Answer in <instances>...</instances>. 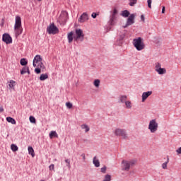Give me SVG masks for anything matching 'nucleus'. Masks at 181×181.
I'll return each instance as SVG.
<instances>
[{
  "mask_svg": "<svg viewBox=\"0 0 181 181\" xmlns=\"http://www.w3.org/2000/svg\"><path fill=\"white\" fill-rule=\"evenodd\" d=\"M49 135L50 139H53V138H59V134H57L56 131H51Z\"/></svg>",
  "mask_w": 181,
  "mask_h": 181,
  "instance_id": "f3484780",
  "label": "nucleus"
},
{
  "mask_svg": "<svg viewBox=\"0 0 181 181\" xmlns=\"http://www.w3.org/2000/svg\"><path fill=\"white\" fill-rule=\"evenodd\" d=\"M38 1H42V0H38Z\"/></svg>",
  "mask_w": 181,
  "mask_h": 181,
  "instance_id": "8fccbe9b",
  "label": "nucleus"
},
{
  "mask_svg": "<svg viewBox=\"0 0 181 181\" xmlns=\"http://www.w3.org/2000/svg\"><path fill=\"white\" fill-rule=\"evenodd\" d=\"M2 40L6 45H11L12 43V37L9 34L5 33L3 35Z\"/></svg>",
  "mask_w": 181,
  "mask_h": 181,
  "instance_id": "f8f14e48",
  "label": "nucleus"
},
{
  "mask_svg": "<svg viewBox=\"0 0 181 181\" xmlns=\"http://www.w3.org/2000/svg\"><path fill=\"white\" fill-rule=\"evenodd\" d=\"M103 181H111V176L108 174L105 175V177Z\"/></svg>",
  "mask_w": 181,
  "mask_h": 181,
  "instance_id": "72a5a7b5",
  "label": "nucleus"
},
{
  "mask_svg": "<svg viewBox=\"0 0 181 181\" xmlns=\"http://www.w3.org/2000/svg\"><path fill=\"white\" fill-rule=\"evenodd\" d=\"M20 64H21V66H26V64H28V61L26 59L22 58L20 61Z\"/></svg>",
  "mask_w": 181,
  "mask_h": 181,
  "instance_id": "cd10ccee",
  "label": "nucleus"
},
{
  "mask_svg": "<svg viewBox=\"0 0 181 181\" xmlns=\"http://www.w3.org/2000/svg\"><path fill=\"white\" fill-rule=\"evenodd\" d=\"M37 64V68L35 69V72L37 74H40L41 71H45L46 70V67L45 64L42 63L43 62V58L40 55H36L33 59Z\"/></svg>",
  "mask_w": 181,
  "mask_h": 181,
  "instance_id": "f257e3e1",
  "label": "nucleus"
},
{
  "mask_svg": "<svg viewBox=\"0 0 181 181\" xmlns=\"http://www.w3.org/2000/svg\"><path fill=\"white\" fill-rule=\"evenodd\" d=\"M134 23H135V14H131L129 17H128L127 23L123 28L125 29V28H128V26H131V25H134Z\"/></svg>",
  "mask_w": 181,
  "mask_h": 181,
  "instance_id": "9d476101",
  "label": "nucleus"
},
{
  "mask_svg": "<svg viewBox=\"0 0 181 181\" xmlns=\"http://www.w3.org/2000/svg\"><path fill=\"white\" fill-rule=\"evenodd\" d=\"M138 2V0H129V5L130 6H134V5H136V4Z\"/></svg>",
  "mask_w": 181,
  "mask_h": 181,
  "instance_id": "473e14b6",
  "label": "nucleus"
},
{
  "mask_svg": "<svg viewBox=\"0 0 181 181\" xmlns=\"http://www.w3.org/2000/svg\"><path fill=\"white\" fill-rule=\"evenodd\" d=\"M81 156H82L83 160H86V154L83 153V154H81Z\"/></svg>",
  "mask_w": 181,
  "mask_h": 181,
  "instance_id": "49530a36",
  "label": "nucleus"
},
{
  "mask_svg": "<svg viewBox=\"0 0 181 181\" xmlns=\"http://www.w3.org/2000/svg\"><path fill=\"white\" fill-rule=\"evenodd\" d=\"M49 170H54V164H51L49 165Z\"/></svg>",
  "mask_w": 181,
  "mask_h": 181,
  "instance_id": "79ce46f5",
  "label": "nucleus"
},
{
  "mask_svg": "<svg viewBox=\"0 0 181 181\" xmlns=\"http://www.w3.org/2000/svg\"><path fill=\"white\" fill-rule=\"evenodd\" d=\"M16 85V82L13 80H11L8 83L9 88H15V86Z\"/></svg>",
  "mask_w": 181,
  "mask_h": 181,
  "instance_id": "b1692460",
  "label": "nucleus"
},
{
  "mask_svg": "<svg viewBox=\"0 0 181 181\" xmlns=\"http://www.w3.org/2000/svg\"><path fill=\"white\" fill-rule=\"evenodd\" d=\"M93 163L95 168H100V160L97 159V156H95L93 159Z\"/></svg>",
  "mask_w": 181,
  "mask_h": 181,
  "instance_id": "a211bd4d",
  "label": "nucleus"
},
{
  "mask_svg": "<svg viewBox=\"0 0 181 181\" xmlns=\"http://www.w3.org/2000/svg\"><path fill=\"white\" fill-rule=\"evenodd\" d=\"M161 64H160V63H159V62H156V64H155V70H156V71H157L158 70H159V69H161L162 67H161Z\"/></svg>",
  "mask_w": 181,
  "mask_h": 181,
  "instance_id": "2f4dec72",
  "label": "nucleus"
},
{
  "mask_svg": "<svg viewBox=\"0 0 181 181\" xmlns=\"http://www.w3.org/2000/svg\"><path fill=\"white\" fill-rule=\"evenodd\" d=\"M135 163H136V160H123L122 161V170L129 172V169H131L132 166H134Z\"/></svg>",
  "mask_w": 181,
  "mask_h": 181,
  "instance_id": "7ed1b4c3",
  "label": "nucleus"
},
{
  "mask_svg": "<svg viewBox=\"0 0 181 181\" xmlns=\"http://www.w3.org/2000/svg\"><path fill=\"white\" fill-rule=\"evenodd\" d=\"M124 38H125V34H122L119 36V40H124Z\"/></svg>",
  "mask_w": 181,
  "mask_h": 181,
  "instance_id": "ea45409f",
  "label": "nucleus"
},
{
  "mask_svg": "<svg viewBox=\"0 0 181 181\" xmlns=\"http://www.w3.org/2000/svg\"><path fill=\"white\" fill-rule=\"evenodd\" d=\"M124 103H125V105H126V107L127 108H128L129 110V109H131V108H132V105H131V101H129V100H126L125 102H124Z\"/></svg>",
  "mask_w": 181,
  "mask_h": 181,
  "instance_id": "c756f323",
  "label": "nucleus"
},
{
  "mask_svg": "<svg viewBox=\"0 0 181 181\" xmlns=\"http://www.w3.org/2000/svg\"><path fill=\"white\" fill-rule=\"evenodd\" d=\"M47 78H49V75H47V74H42L40 76V81H45Z\"/></svg>",
  "mask_w": 181,
  "mask_h": 181,
  "instance_id": "aec40b11",
  "label": "nucleus"
},
{
  "mask_svg": "<svg viewBox=\"0 0 181 181\" xmlns=\"http://www.w3.org/2000/svg\"><path fill=\"white\" fill-rule=\"evenodd\" d=\"M25 73L30 74V71H29V66H24L21 71V74H25Z\"/></svg>",
  "mask_w": 181,
  "mask_h": 181,
  "instance_id": "6ab92c4d",
  "label": "nucleus"
},
{
  "mask_svg": "<svg viewBox=\"0 0 181 181\" xmlns=\"http://www.w3.org/2000/svg\"><path fill=\"white\" fill-rule=\"evenodd\" d=\"M47 31L48 32L49 35H56V33H59V28L54 25V23H52L47 27Z\"/></svg>",
  "mask_w": 181,
  "mask_h": 181,
  "instance_id": "0eeeda50",
  "label": "nucleus"
},
{
  "mask_svg": "<svg viewBox=\"0 0 181 181\" xmlns=\"http://www.w3.org/2000/svg\"><path fill=\"white\" fill-rule=\"evenodd\" d=\"M14 30H15L16 37L22 35V32H23V28H22V19L18 16H16Z\"/></svg>",
  "mask_w": 181,
  "mask_h": 181,
  "instance_id": "f03ea898",
  "label": "nucleus"
},
{
  "mask_svg": "<svg viewBox=\"0 0 181 181\" xmlns=\"http://www.w3.org/2000/svg\"><path fill=\"white\" fill-rule=\"evenodd\" d=\"M66 107L70 110V109H71V108H73V104L71 103H70V102H67L66 103Z\"/></svg>",
  "mask_w": 181,
  "mask_h": 181,
  "instance_id": "c9c22d12",
  "label": "nucleus"
},
{
  "mask_svg": "<svg viewBox=\"0 0 181 181\" xmlns=\"http://www.w3.org/2000/svg\"><path fill=\"white\" fill-rule=\"evenodd\" d=\"M29 119H30V122L32 124H36V119L35 118V117L30 116Z\"/></svg>",
  "mask_w": 181,
  "mask_h": 181,
  "instance_id": "f704fd0d",
  "label": "nucleus"
},
{
  "mask_svg": "<svg viewBox=\"0 0 181 181\" xmlns=\"http://www.w3.org/2000/svg\"><path fill=\"white\" fill-rule=\"evenodd\" d=\"M165 6H163V8H162V13H165Z\"/></svg>",
  "mask_w": 181,
  "mask_h": 181,
  "instance_id": "de8ad7c7",
  "label": "nucleus"
},
{
  "mask_svg": "<svg viewBox=\"0 0 181 181\" xmlns=\"http://www.w3.org/2000/svg\"><path fill=\"white\" fill-rule=\"evenodd\" d=\"M127 95H120L119 96V103H124L127 101Z\"/></svg>",
  "mask_w": 181,
  "mask_h": 181,
  "instance_id": "393cba45",
  "label": "nucleus"
},
{
  "mask_svg": "<svg viewBox=\"0 0 181 181\" xmlns=\"http://www.w3.org/2000/svg\"><path fill=\"white\" fill-rule=\"evenodd\" d=\"M88 19H89L88 14L84 12L82 13V15L80 16L78 21L79 23H84V22H87Z\"/></svg>",
  "mask_w": 181,
  "mask_h": 181,
  "instance_id": "ddd939ff",
  "label": "nucleus"
},
{
  "mask_svg": "<svg viewBox=\"0 0 181 181\" xmlns=\"http://www.w3.org/2000/svg\"><path fill=\"white\" fill-rule=\"evenodd\" d=\"M68 18H69V13H67V11H62L59 17V22H62V23H64V22H66Z\"/></svg>",
  "mask_w": 181,
  "mask_h": 181,
  "instance_id": "9b49d317",
  "label": "nucleus"
},
{
  "mask_svg": "<svg viewBox=\"0 0 181 181\" xmlns=\"http://www.w3.org/2000/svg\"><path fill=\"white\" fill-rule=\"evenodd\" d=\"M11 148L13 152H16L19 149V148H18V146H16V144H11Z\"/></svg>",
  "mask_w": 181,
  "mask_h": 181,
  "instance_id": "7c9ffc66",
  "label": "nucleus"
},
{
  "mask_svg": "<svg viewBox=\"0 0 181 181\" xmlns=\"http://www.w3.org/2000/svg\"><path fill=\"white\" fill-rule=\"evenodd\" d=\"M141 19L143 22H145V16L144 15L141 16Z\"/></svg>",
  "mask_w": 181,
  "mask_h": 181,
  "instance_id": "c03bdc74",
  "label": "nucleus"
},
{
  "mask_svg": "<svg viewBox=\"0 0 181 181\" xmlns=\"http://www.w3.org/2000/svg\"><path fill=\"white\" fill-rule=\"evenodd\" d=\"M148 7L151 9L152 8V0H147Z\"/></svg>",
  "mask_w": 181,
  "mask_h": 181,
  "instance_id": "4c0bfd02",
  "label": "nucleus"
},
{
  "mask_svg": "<svg viewBox=\"0 0 181 181\" xmlns=\"http://www.w3.org/2000/svg\"><path fill=\"white\" fill-rule=\"evenodd\" d=\"M0 112H4V107L0 106Z\"/></svg>",
  "mask_w": 181,
  "mask_h": 181,
  "instance_id": "09e8293b",
  "label": "nucleus"
},
{
  "mask_svg": "<svg viewBox=\"0 0 181 181\" xmlns=\"http://www.w3.org/2000/svg\"><path fill=\"white\" fill-rule=\"evenodd\" d=\"M152 95V91H148V92H144L142 93V103H145V101L146 100V99Z\"/></svg>",
  "mask_w": 181,
  "mask_h": 181,
  "instance_id": "4468645a",
  "label": "nucleus"
},
{
  "mask_svg": "<svg viewBox=\"0 0 181 181\" xmlns=\"http://www.w3.org/2000/svg\"><path fill=\"white\" fill-rule=\"evenodd\" d=\"M121 16H123V18H129V16L131 15V13L128 11V10H124L121 13Z\"/></svg>",
  "mask_w": 181,
  "mask_h": 181,
  "instance_id": "dca6fc26",
  "label": "nucleus"
},
{
  "mask_svg": "<svg viewBox=\"0 0 181 181\" xmlns=\"http://www.w3.org/2000/svg\"><path fill=\"white\" fill-rule=\"evenodd\" d=\"M156 71L160 75L166 74V69H165V68H161V69H157V71Z\"/></svg>",
  "mask_w": 181,
  "mask_h": 181,
  "instance_id": "5701e85b",
  "label": "nucleus"
},
{
  "mask_svg": "<svg viewBox=\"0 0 181 181\" xmlns=\"http://www.w3.org/2000/svg\"><path fill=\"white\" fill-rule=\"evenodd\" d=\"M168 163H169V156H167V162L162 164V168L163 169H168Z\"/></svg>",
  "mask_w": 181,
  "mask_h": 181,
  "instance_id": "bb28decb",
  "label": "nucleus"
},
{
  "mask_svg": "<svg viewBox=\"0 0 181 181\" xmlns=\"http://www.w3.org/2000/svg\"><path fill=\"white\" fill-rule=\"evenodd\" d=\"M98 16V14H97V13H93L91 14L92 18H93V19H95V18H97V16Z\"/></svg>",
  "mask_w": 181,
  "mask_h": 181,
  "instance_id": "a19ab883",
  "label": "nucleus"
},
{
  "mask_svg": "<svg viewBox=\"0 0 181 181\" xmlns=\"http://www.w3.org/2000/svg\"><path fill=\"white\" fill-rule=\"evenodd\" d=\"M65 162H66V163L67 168H69V169H70V168H71V165H70V160L66 159V160H65Z\"/></svg>",
  "mask_w": 181,
  "mask_h": 181,
  "instance_id": "58836bf2",
  "label": "nucleus"
},
{
  "mask_svg": "<svg viewBox=\"0 0 181 181\" xmlns=\"http://www.w3.org/2000/svg\"><path fill=\"white\" fill-rule=\"evenodd\" d=\"M75 42H84V32L80 28L75 30V35L74 36Z\"/></svg>",
  "mask_w": 181,
  "mask_h": 181,
  "instance_id": "39448f33",
  "label": "nucleus"
},
{
  "mask_svg": "<svg viewBox=\"0 0 181 181\" xmlns=\"http://www.w3.org/2000/svg\"><path fill=\"white\" fill-rule=\"evenodd\" d=\"M177 153H178V155L181 154V147H180L178 149L176 150Z\"/></svg>",
  "mask_w": 181,
  "mask_h": 181,
  "instance_id": "37998d69",
  "label": "nucleus"
},
{
  "mask_svg": "<svg viewBox=\"0 0 181 181\" xmlns=\"http://www.w3.org/2000/svg\"><path fill=\"white\" fill-rule=\"evenodd\" d=\"M115 134L116 136H122L123 139H127L128 136H127V132H125V129H116L115 131Z\"/></svg>",
  "mask_w": 181,
  "mask_h": 181,
  "instance_id": "1a4fd4ad",
  "label": "nucleus"
},
{
  "mask_svg": "<svg viewBox=\"0 0 181 181\" xmlns=\"http://www.w3.org/2000/svg\"><path fill=\"white\" fill-rule=\"evenodd\" d=\"M81 129H85V132H88V131H90V127L86 124L81 125Z\"/></svg>",
  "mask_w": 181,
  "mask_h": 181,
  "instance_id": "a878e982",
  "label": "nucleus"
},
{
  "mask_svg": "<svg viewBox=\"0 0 181 181\" xmlns=\"http://www.w3.org/2000/svg\"><path fill=\"white\" fill-rule=\"evenodd\" d=\"M133 45L135 47L136 50L141 52L145 49V43L142 40V37H139L138 38H134L133 40Z\"/></svg>",
  "mask_w": 181,
  "mask_h": 181,
  "instance_id": "20e7f679",
  "label": "nucleus"
},
{
  "mask_svg": "<svg viewBox=\"0 0 181 181\" xmlns=\"http://www.w3.org/2000/svg\"><path fill=\"white\" fill-rule=\"evenodd\" d=\"M118 14V10L115 8L112 11V15L110 16V19L109 21V25L114 26L115 25V19H117V15Z\"/></svg>",
  "mask_w": 181,
  "mask_h": 181,
  "instance_id": "6e6552de",
  "label": "nucleus"
},
{
  "mask_svg": "<svg viewBox=\"0 0 181 181\" xmlns=\"http://www.w3.org/2000/svg\"><path fill=\"white\" fill-rule=\"evenodd\" d=\"M100 172L102 173H107V166H104L100 169Z\"/></svg>",
  "mask_w": 181,
  "mask_h": 181,
  "instance_id": "e433bc0d",
  "label": "nucleus"
},
{
  "mask_svg": "<svg viewBox=\"0 0 181 181\" xmlns=\"http://www.w3.org/2000/svg\"><path fill=\"white\" fill-rule=\"evenodd\" d=\"M6 121H7V122H10L13 125H15L16 124V121L15 120V119L11 117H7Z\"/></svg>",
  "mask_w": 181,
  "mask_h": 181,
  "instance_id": "412c9836",
  "label": "nucleus"
},
{
  "mask_svg": "<svg viewBox=\"0 0 181 181\" xmlns=\"http://www.w3.org/2000/svg\"><path fill=\"white\" fill-rule=\"evenodd\" d=\"M158 124L156 122V119H152L149 122L148 129L151 134H155L158 131Z\"/></svg>",
  "mask_w": 181,
  "mask_h": 181,
  "instance_id": "423d86ee",
  "label": "nucleus"
},
{
  "mask_svg": "<svg viewBox=\"0 0 181 181\" xmlns=\"http://www.w3.org/2000/svg\"><path fill=\"white\" fill-rule=\"evenodd\" d=\"M74 35V32L73 31H71L69 33H68L67 37L69 43H71V42H73V39H74V37H73Z\"/></svg>",
  "mask_w": 181,
  "mask_h": 181,
  "instance_id": "2eb2a0df",
  "label": "nucleus"
},
{
  "mask_svg": "<svg viewBox=\"0 0 181 181\" xmlns=\"http://www.w3.org/2000/svg\"><path fill=\"white\" fill-rule=\"evenodd\" d=\"M100 79H95L93 82V85L95 86V87H96V88H98V87H100Z\"/></svg>",
  "mask_w": 181,
  "mask_h": 181,
  "instance_id": "c85d7f7f",
  "label": "nucleus"
},
{
  "mask_svg": "<svg viewBox=\"0 0 181 181\" xmlns=\"http://www.w3.org/2000/svg\"><path fill=\"white\" fill-rule=\"evenodd\" d=\"M36 64L37 63L35 62V61H33V67H37V65Z\"/></svg>",
  "mask_w": 181,
  "mask_h": 181,
  "instance_id": "a18cd8bd",
  "label": "nucleus"
},
{
  "mask_svg": "<svg viewBox=\"0 0 181 181\" xmlns=\"http://www.w3.org/2000/svg\"><path fill=\"white\" fill-rule=\"evenodd\" d=\"M28 153L31 155L33 158H35V150H33V147L28 146Z\"/></svg>",
  "mask_w": 181,
  "mask_h": 181,
  "instance_id": "4be33fe9",
  "label": "nucleus"
}]
</instances>
